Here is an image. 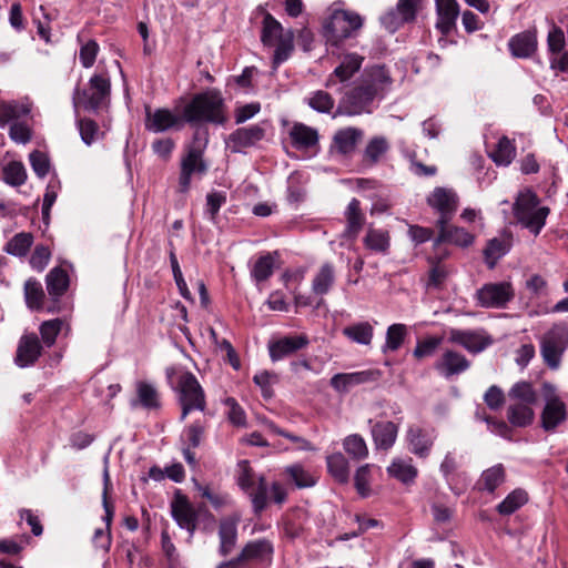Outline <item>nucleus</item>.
<instances>
[{"instance_id":"34","label":"nucleus","mask_w":568,"mask_h":568,"mask_svg":"<svg viewBox=\"0 0 568 568\" xmlns=\"http://www.w3.org/2000/svg\"><path fill=\"white\" fill-rule=\"evenodd\" d=\"M387 474L398 481L408 485L415 481L418 470L413 465L412 458H394L387 467Z\"/></svg>"},{"instance_id":"15","label":"nucleus","mask_w":568,"mask_h":568,"mask_svg":"<svg viewBox=\"0 0 568 568\" xmlns=\"http://www.w3.org/2000/svg\"><path fill=\"white\" fill-rule=\"evenodd\" d=\"M377 97L375 89H371L366 83L357 85L348 91L341 101L339 108L347 115H358L363 112H369L368 108Z\"/></svg>"},{"instance_id":"8","label":"nucleus","mask_w":568,"mask_h":568,"mask_svg":"<svg viewBox=\"0 0 568 568\" xmlns=\"http://www.w3.org/2000/svg\"><path fill=\"white\" fill-rule=\"evenodd\" d=\"M207 143L206 131L201 132L197 130L194 133V142L186 154L181 160V172L179 178V191L186 193L191 186V180L194 174L200 176L204 175L207 171V165L203 160V150Z\"/></svg>"},{"instance_id":"20","label":"nucleus","mask_w":568,"mask_h":568,"mask_svg":"<svg viewBox=\"0 0 568 568\" xmlns=\"http://www.w3.org/2000/svg\"><path fill=\"white\" fill-rule=\"evenodd\" d=\"M33 103L24 97L19 100L0 102V128L13 122H20L21 119L30 115Z\"/></svg>"},{"instance_id":"59","label":"nucleus","mask_w":568,"mask_h":568,"mask_svg":"<svg viewBox=\"0 0 568 568\" xmlns=\"http://www.w3.org/2000/svg\"><path fill=\"white\" fill-rule=\"evenodd\" d=\"M4 181L14 186L22 185L27 180V173L21 162L12 161L3 169Z\"/></svg>"},{"instance_id":"40","label":"nucleus","mask_w":568,"mask_h":568,"mask_svg":"<svg viewBox=\"0 0 568 568\" xmlns=\"http://www.w3.org/2000/svg\"><path fill=\"white\" fill-rule=\"evenodd\" d=\"M48 294L58 300L69 288L70 280L68 272L61 267H53L45 277Z\"/></svg>"},{"instance_id":"21","label":"nucleus","mask_w":568,"mask_h":568,"mask_svg":"<svg viewBox=\"0 0 568 568\" xmlns=\"http://www.w3.org/2000/svg\"><path fill=\"white\" fill-rule=\"evenodd\" d=\"M310 344L307 335L284 336L275 342L270 343L268 351L272 361L276 362L287 357Z\"/></svg>"},{"instance_id":"17","label":"nucleus","mask_w":568,"mask_h":568,"mask_svg":"<svg viewBox=\"0 0 568 568\" xmlns=\"http://www.w3.org/2000/svg\"><path fill=\"white\" fill-rule=\"evenodd\" d=\"M448 339L474 354L483 352L493 344V338L484 329L452 328Z\"/></svg>"},{"instance_id":"28","label":"nucleus","mask_w":568,"mask_h":568,"mask_svg":"<svg viewBox=\"0 0 568 568\" xmlns=\"http://www.w3.org/2000/svg\"><path fill=\"white\" fill-rule=\"evenodd\" d=\"M436 29L443 34L448 36L456 27V20L459 16V6L456 0H436Z\"/></svg>"},{"instance_id":"9","label":"nucleus","mask_w":568,"mask_h":568,"mask_svg":"<svg viewBox=\"0 0 568 568\" xmlns=\"http://www.w3.org/2000/svg\"><path fill=\"white\" fill-rule=\"evenodd\" d=\"M545 405L540 414V426L545 432H555L567 420V406L550 383L542 384Z\"/></svg>"},{"instance_id":"47","label":"nucleus","mask_w":568,"mask_h":568,"mask_svg":"<svg viewBox=\"0 0 568 568\" xmlns=\"http://www.w3.org/2000/svg\"><path fill=\"white\" fill-rule=\"evenodd\" d=\"M564 352L562 346H559L545 335L541 341L540 353L544 362L550 369L559 368Z\"/></svg>"},{"instance_id":"32","label":"nucleus","mask_w":568,"mask_h":568,"mask_svg":"<svg viewBox=\"0 0 568 568\" xmlns=\"http://www.w3.org/2000/svg\"><path fill=\"white\" fill-rule=\"evenodd\" d=\"M71 332L70 324L63 318H53L44 321L40 324L39 333L41 336V344L45 347H52L57 341V337L60 333H63L64 336H68Z\"/></svg>"},{"instance_id":"48","label":"nucleus","mask_w":568,"mask_h":568,"mask_svg":"<svg viewBox=\"0 0 568 568\" xmlns=\"http://www.w3.org/2000/svg\"><path fill=\"white\" fill-rule=\"evenodd\" d=\"M511 246V239H491L484 251L489 267H494L496 262L508 253Z\"/></svg>"},{"instance_id":"35","label":"nucleus","mask_w":568,"mask_h":568,"mask_svg":"<svg viewBox=\"0 0 568 568\" xmlns=\"http://www.w3.org/2000/svg\"><path fill=\"white\" fill-rule=\"evenodd\" d=\"M346 229L344 236L355 239L365 223V216L361 211V203L357 199H352L345 211Z\"/></svg>"},{"instance_id":"50","label":"nucleus","mask_w":568,"mask_h":568,"mask_svg":"<svg viewBox=\"0 0 568 568\" xmlns=\"http://www.w3.org/2000/svg\"><path fill=\"white\" fill-rule=\"evenodd\" d=\"M368 80L365 82L371 89H375L378 95L392 83L388 70L384 65H374L367 70Z\"/></svg>"},{"instance_id":"27","label":"nucleus","mask_w":568,"mask_h":568,"mask_svg":"<svg viewBox=\"0 0 568 568\" xmlns=\"http://www.w3.org/2000/svg\"><path fill=\"white\" fill-rule=\"evenodd\" d=\"M183 118L181 119L169 109H156L152 112L148 108L145 116V129L150 132L161 133L179 126Z\"/></svg>"},{"instance_id":"11","label":"nucleus","mask_w":568,"mask_h":568,"mask_svg":"<svg viewBox=\"0 0 568 568\" xmlns=\"http://www.w3.org/2000/svg\"><path fill=\"white\" fill-rule=\"evenodd\" d=\"M274 554L273 542L266 538L254 539L244 545L241 552L233 559L224 561L217 568H239L243 562H271Z\"/></svg>"},{"instance_id":"44","label":"nucleus","mask_w":568,"mask_h":568,"mask_svg":"<svg viewBox=\"0 0 568 568\" xmlns=\"http://www.w3.org/2000/svg\"><path fill=\"white\" fill-rule=\"evenodd\" d=\"M275 253H265L257 257L251 267V277L256 283H262L268 280L275 267Z\"/></svg>"},{"instance_id":"5","label":"nucleus","mask_w":568,"mask_h":568,"mask_svg":"<svg viewBox=\"0 0 568 568\" xmlns=\"http://www.w3.org/2000/svg\"><path fill=\"white\" fill-rule=\"evenodd\" d=\"M513 214L516 222L528 230L534 236H538L546 225L550 209L540 205V199L530 187L518 192L514 204Z\"/></svg>"},{"instance_id":"13","label":"nucleus","mask_w":568,"mask_h":568,"mask_svg":"<svg viewBox=\"0 0 568 568\" xmlns=\"http://www.w3.org/2000/svg\"><path fill=\"white\" fill-rule=\"evenodd\" d=\"M515 297L509 282L487 283L476 292L477 304L485 308H505Z\"/></svg>"},{"instance_id":"10","label":"nucleus","mask_w":568,"mask_h":568,"mask_svg":"<svg viewBox=\"0 0 568 568\" xmlns=\"http://www.w3.org/2000/svg\"><path fill=\"white\" fill-rule=\"evenodd\" d=\"M203 507L195 508L189 497L181 489H176L170 503L171 516L181 529L189 532L192 538L196 527L200 511Z\"/></svg>"},{"instance_id":"30","label":"nucleus","mask_w":568,"mask_h":568,"mask_svg":"<svg viewBox=\"0 0 568 568\" xmlns=\"http://www.w3.org/2000/svg\"><path fill=\"white\" fill-rule=\"evenodd\" d=\"M509 50L516 58H529L537 49L536 31H524L515 34L509 40Z\"/></svg>"},{"instance_id":"33","label":"nucleus","mask_w":568,"mask_h":568,"mask_svg":"<svg viewBox=\"0 0 568 568\" xmlns=\"http://www.w3.org/2000/svg\"><path fill=\"white\" fill-rule=\"evenodd\" d=\"M290 139L292 145L298 150L313 148L318 142V133L315 129L307 126L303 123H295L291 128Z\"/></svg>"},{"instance_id":"39","label":"nucleus","mask_w":568,"mask_h":568,"mask_svg":"<svg viewBox=\"0 0 568 568\" xmlns=\"http://www.w3.org/2000/svg\"><path fill=\"white\" fill-rule=\"evenodd\" d=\"M506 479V470L501 464L494 465L484 470L477 481L481 491L494 493Z\"/></svg>"},{"instance_id":"25","label":"nucleus","mask_w":568,"mask_h":568,"mask_svg":"<svg viewBox=\"0 0 568 568\" xmlns=\"http://www.w3.org/2000/svg\"><path fill=\"white\" fill-rule=\"evenodd\" d=\"M363 61L364 57L355 52L342 54L339 57V63L327 79L326 85H333L335 83V79L339 82L348 81L361 70Z\"/></svg>"},{"instance_id":"29","label":"nucleus","mask_w":568,"mask_h":568,"mask_svg":"<svg viewBox=\"0 0 568 568\" xmlns=\"http://www.w3.org/2000/svg\"><path fill=\"white\" fill-rule=\"evenodd\" d=\"M436 226L438 229V236L434 241V246L436 248L439 247L442 243H450L460 247H467L474 242V235L464 227L450 225L449 223Z\"/></svg>"},{"instance_id":"46","label":"nucleus","mask_w":568,"mask_h":568,"mask_svg":"<svg viewBox=\"0 0 568 568\" xmlns=\"http://www.w3.org/2000/svg\"><path fill=\"white\" fill-rule=\"evenodd\" d=\"M329 474L341 484H345L349 478L348 460L342 453H334L326 458Z\"/></svg>"},{"instance_id":"37","label":"nucleus","mask_w":568,"mask_h":568,"mask_svg":"<svg viewBox=\"0 0 568 568\" xmlns=\"http://www.w3.org/2000/svg\"><path fill=\"white\" fill-rule=\"evenodd\" d=\"M342 333L351 342L367 346L373 341L374 326L367 321L356 322L345 326Z\"/></svg>"},{"instance_id":"55","label":"nucleus","mask_w":568,"mask_h":568,"mask_svg":"<svg viewBox=\"0 0 568 568\" xmlns=\"http://www.w3.org/2000/svg\"><path fill=\"white\" fill-rule=\"evenodd\" d=\"M77 126L81 136V140L87 145H91L103 136L100 131L98 123L89 118L77 119Z\"/></svg>"},{"instance_id":"38","label":"nucleus","mask_w":568,"mask_h":568,"mask_svg":"<svg viewBox=\"0 0 568 568\" xmlns=\"http://www.w3.org/2000/svg\"><path fill=\"white\" fill-rule=\"evenodd\" d=\"M335 283V267L326 262L321 265L312 281V291L315 295L327 294Z\"/></svg>"},{"instance_id":"61","label":"nucleus","mask_w":568,"mask_h":568,"mask_svg":"<svg viewBox=\"0 0 568 568\" xmlns=\"http://www.w3.org/2000/svg\"><path fill=\"white\" fill-rule=\"evenodd\" d=\"M195 488L201 497L207 499L215 509H221L231 501L227 494L217 493L207 485L195 484Z\"/></svg>"},{"instance_id":"58","label":"nucleus","mask_w":568,"mask_h":568,"mask_svg":"<svg viewBox=\"0 0 568 568\" xmlns=\"http://www.w3.org/2000/svg\"><path fill=\"white\" fill-rule=\"evenodd\" d=\"M444 256H446V253L429 257L432 268L429 271L428 286L439 287L446 281L448 276V270L444 264L440 263V260Z\"/></svg>"},{"instance_id":"53","label":"nucleus","mask_w":568,"mask_h":568,"mask_svg":"<svg viewBox=\"0 0 568 568\" xmlns=\"http://www.w3.org/2000/svg\"><path fill=\"white\" fill-rule=\"evenodd\" d=\"M343 448L346 454L355 460H362L368 456L366 442L358 434H352L345 437L343 440Z\"/></svg>"},{"instance_id":"19","label":"nucleus","mask_w":568,"mask_h":568,"mask_svg":"<svg viewBox=\"0 0 568 568\" xmlns=\"http://www.w3.org/2000/svg\"><path fill=\"white\" fill-rule=\"evenodd\" d=\"M241 520V516L237 514L223 517L219 521V552L225 557L230 555L237 542V526Z\"/></svg>"},{"instance_id":"4","label":"nucleus","mask_w":568,"mask_h":568,"mask_svg":"<svg viewBox=\"0 0 568 568\" xmlns=\"http://www.w3.org/2000/svg\"><path fill=\"white\" fill-rule=\"evenodd\" d=\"M508 404L506 408L507 420L510 426L525 428L535 420L534 406L538 395L529 382L515 383L507 393Z\"/></svg>"},{"instance_id":"2","label":"nucleus","mask_w":568,"mask_h":568,"mask_svg":"<svg viewBox=\"0 0 568 568\" xmlns=\"http://www.w3.org/2000/svg\"><path fill=\"white\" fill-rule=\"evenodd\" d=\"M111 102V77L103 69L94 72L83 88L75 87L72 94V104L75 113L79 109L98 114L108 109Z\"/></svg>"},{"instance_id":"31","label":"nucleus","mask_w":568,"mask_h":568,"mask_svg":"<svg viewBox=\"0 0 568 568\" xmlns=\"http://www.w3.org/2000/svg\"><path fill=\"white\" fill-rule=\"evenodd\" d=\"M364 133L357 128H345L338 130L333 138V148L339 154L347 155L354 152L357 143L362 140Z\"/></svg>"},{"instance_id":"7","label":"nucleus","mask_w":568,"mask_h":568,"mask_svg":"<svg viewBox=\"0 0 568 568\" xmlns=\"http://www.w3.org/2000/svg\"><path fill=\"white\" fill-rule=\"evenodd\" d=\"M363 18L354 11L334 10L323 23L326 42L337 47L343 40L353 37L362 27Z\"/></svg>"},{"instance_id":"24","label":"nucleus","mask_w":568,"mask_h":568,"mask_svg":"<svg viewBox=\"0 0 568 568\" xmlns=\"http://www.w3.org/2000/svg\"><path fill=\"white\" fill-rule=\"evenodd\" d=\"M379 375L377 371L338 373L331 378V386L339 393H346L354 386L376 382Z\"/></svg>"},{"instance_id":"49","label":"nucleus","mask_w":568,"mask_h":568,"mask_svg":"<svg viewBox=\"0 0 568 568\" xmlns=\"http://www.w3.org/2000/svg\"><path fill=\"white\" fill-rule=\"evenodd\" d=\"M457 469H458L457 458L454 453L448 452L445 455V457L440 464L439 470L443 474L449 488L456 495H459L460 490L456 489V485H457L458 478L460 477V474L457 473Z\"/></svg>"},{"instance_id":"63","label":"nucleus","mask_w":568,"mask_h":568,"mask_svg":"<svg viewBox=\"0 0 568 568\" xmlns=\"http://www.w3.org/2000/svg\"><path fill=\"white\" fill-rule=\"evenodd\" d=\"M100 47L95 40H89L81 44L79 60L83 68L90 69L94 65Z\"/></svg>"},{"instance_id":"36","label":"nucleus","mask_w":568,"mask_h":568,"mask_svg":"<svg viewBox=\"0 0 568 568\" xmlns=\"http://www.w3.org/2000/svg\"><path fill=\"white\" fill-rule=\"evenodd\" d=\"M136 399L131 402L132 407L142 406L145 409L160 407V397L156 388L148 382H138L135 386Z\"/></svg>"},{"instance_id":"51","label":"nucleus","mask_w":568,"mask_h":568,"mask_svg":"<svg viewBox=\"0 0 568 568\" xmlns=\"http://www.w3.org/2000/svg\"><path fill=\"white\" fill-rule=\"evenodd\" d=\"M24 298L27 306L31 310H40L43 305L44 292L42 288V284L30 277L24 283Z\"/></svg>"},{"instance_id":"23","label":"nucleus","mask_w":568,"mask_h":568,"mask_svg":"<svg viewBox=\"0 0 568 568\" xmlns=\"http://www.w3.org/2000/svg\"><path fill=\"white\" fill-rule=\"evenodd\" d=\"M406 437L410 453L419 458H426L430 454L436 435L433 430L429 432L418 426H410L407 429Z\"/></svg>"},{"instance_id":"56","label":"nucleus","mask_w":568,"mask_h":568,"mask_svg":"<svg viewBox=\"0 0 568 568\" xmlns=\"http://www.w3.org/2000/svg\"><path fill=\"white\" fill-rule=\"evenodd\" d=\"M372 468L373 465L365 464L357 468L354 476L355 488L362 497H368L371 495V481H372Z\"/></svg>"},{"instance_id":"6","label":"nucleus","mask_w":568,"mask_h":568,"mask_svg":"<svg viewBox=\"0 0 568 568\" xmlns=\"http://www.w3.org/2000/svg\"><path fill=\"white\" fill-rule=\"evenodd\" d=\"M261 42L267 48L275 47L272 69L276 71L294 51V31L292 29L284 30L280 21L270 12H265L262 21Z\"/></svg>"},{"instance_id":"41","label":"nucleus","mask_w":568,"mask_h":568,"mask_svg":"<svg viewBox=\"0 0 568 568\" xmlns=\"http://www.w3.org/2000/svg\"><path fill=\"white\" fill-rule=\"evenodd\" d=\"M364 245L369 251L386 254L390 245L388 231L368 227L364 237Z\"/></svg>"},{"instance_id":"57","label":"nucleus","mask_w":568,"mask_h":568,"mask_svg":"<svg viewBox=\"0 0 568 568\" xmlns=\"http://www.w3.org/2000/svg\"><path fill=\"white\" fill-rule=\"evenodd\" d=\"M267 484L263 476L258 477L256 487L246 491L252 500L253 510L255 514H261L267 506Z\"/></svg>"},{"instance_id":"42","label":"nucleus","mask_w":568,"mask_h":568,"mask_svg":"<svg viewBox=\"0 0 568 568\" xmlns=\"http://www.w3.org/2000/svg\"><path fill=\"white\" fill-rule=\"evenodd\" d=\"M389 143L384 136L372 138L363 153V162L369 166L377 164L388 152Z\"/></svg>"},{"instance_id":"16","label":"nucleus","mask_w":568,"mask_h":568,"mask_svg":"<svg viewBox=\"0 0 568 568\" xmlns=\"http://www.w3.org/2000/svg\"><path fill=\"white\" fill-rule=\"evenodd\" d=\"M265 138V128L263 124H253L239 128L226 139V146L232 153H241L245 149L255 146Z\"/></svg>"},{"instance_id":"1","label":"nucleus","mask_w":568,"mask_h":568,"mask_svg":"<svg viewBox=\"0 0 568 568\" xmlns=\"http://www.w3.org/2000/svg\"><path fill=\"white\" fill-rule=\"evenodd\" d=\"M182 118L189 124L224 125L229 120L227 106L222 93L217 89H210L191 99L183 109Z\"/></svg>"},{"instance_id":"22","label":"nucleus","mask_w":568,"mask_h":568,"mask_svg":"<svg viewBox=\"0 0 568 568\" xmlns=\"http://www.w3.org/2000/svg\"><path fill=\"white\" fill-rule=\"evenodd\" d=\"M470 366L469 361L460 353L447 349L434 364L435 369L445 378L459 375Z\"/></svg>"},{"instance_id":"64","label":"nucleus","mask_w":568,"mask_h":568,"mask_svg":"<svg viewBox=\"0 0 568 568\" xmlns=\"http://www.w3.org/2000/svg\"><path fill=\"white\" fill-rule=\"evenodd\" d=\"M50 258L51 251L49 246L38 244L29 258V264L34 271L42 272L49 264Z\"/></svg>"},{"instance_id":"14","label":"nucleus","mask_w":568,"mask_h":568,"mask_svg":"<svg viewBox=\"0 0 568 568\" xmlns=\"http://www.w3.org/2000/svg\"><path fill=\"white\" fill-rule=\"evenodd\" d=\"M420 9L422 0H398L395 8L381 17V23L394 33L404 24L414 22Z\"/></svg>"},{"instance_id":"60","label":"nucleus","mask_w":568,"mask_h":568,"mask_svg":"<svg viewBox=\"0 0 568 568\" xmlns=\"http://www.w3.org/2000/svg\"><path fill=\"white\" fill-rule=\"evenodd\" d=\"M236 481L241 489H243L245 493L255 487L256 478L248 460L244 459L237 463Z\"/></svg>"},{"instance_id":"62","label":"nucleus","mask_w":568,"mask_h":568,"mask_svg":"<svg viewBox=\"0 0 568 568\" xmlns=\"http://www.w3.org/2000/svg\"><path fill=\"white\" fill-rule=\"evenodd\" d=\"M307 104L317 112L329 113L334 108V99L329 93L318 90L307 99Z\"/></svg>"},{"instance_id":"18","label":"nucleus","mask_w":568,"mask_h":568,"mask_svg":"<svg viewBox=\"0 0 568 568\" xmlns=\"http://www.w3.org/2000/svg\"><path fill=\"white\" fill-rule=\"evenodd\" d=\"M42 354V344L36 333L23 334L17 346L14 363L24 368L36 364Z\"/></svg>"},{"instance_id":"45","label":"nucleus","mask_w":568,"mask_h":568,"mask_svg":"<svg viewBox=\"0 0 568 568\" xmlns=\"http://www.w3.org/2000/svg\"><path fill=\"white\" fill-rule=\"evenodd\" d=\"M489 156L497 165L508 166L516 156L514 141L509 140L507 136H501L495 150L489 153Z\"/></svg>"},{"instance_id":"43","label":"nucleus","mask_w":568,"mask_h":568,"mask_svg":"<svg viewBox=\"0 0 568 568\" xmlns=\"http://www.w3.org/2000/svg\"><path fill=\"white\" fill-rule=\"evenodd\" d=\"M33 240V235L30 232L17 233L6 243L3 251L16 257H24L29 253Z\"/></svg>"},{"instance_id":"12","label":"nucleus","mask_w":568,"mask_h":568,"mask_svg":"<svg viewBox=\"0 0 568 568\" xmlns=\"http://www.w3.org/2000/svg\"><path fill=\"white\" fill-rule=\"evenodd\" d=\"M427 204L439 214L436 225L449 223L458 210L459 196L455 190L435 187L426 199Z\"/></svg>"},{"instance_id":"3","label":"nucleus","mask_w":568,"mask_h":568,"mask_svg":"<svg viewBox=\"0 0 568 568\" xmlns=\"http://www.w3.org/2000/svg\"><path fill=\"white\" fill-rule=\"evenodd\" d=\"M166 376L178 394L181 406L180 420H185L193 410L203 412L206 408L205 393L194 374L187 371L166 368Z\"/></svg>"},{"instance_id":"26","label":"nucleus","mask_w":568,"mask_h":568,"mask_svg":"<svg viewBox=\"0 0 568 568\" xmlns=\"http://www.w3.org/2000/svg\"><path fill=\"white\" fill-rule=\"evenodd\" d=\"M371 434L376 449L388 450L396 442L398 425L389 420L369 419Z\"/></svg>"},{"instance_id":"54","label":"nucleus","mask_w":568,"mask_h":568,"mask_svg":"<svg viewBox=\"0 0 568 568\" xmlns=\"http://www.w3.org/2000/svg\"><path fill=\"white\" fill-rule=\"evenodd\" d=\"M406 336L407 327L405 324L396 323L389 325L386 331V341L385 345L383 346V352L386 353L388 351H397L402 346Z\"/></svg>"},{"instance_id":"52","label":"nucleus","mask_w":568,"mask_h":568,"mask_svg":"<svg viewBox=\"0 0 568 568\" xmlns=\"http://www.w3.org/2000/svg\"><path fill=\"white\" fill-rule=\"evenodd\" d=\"M528 501V495L524 489H515L498 504L497 511L500 515H511Z\"/></svg>"}]
</instances>
